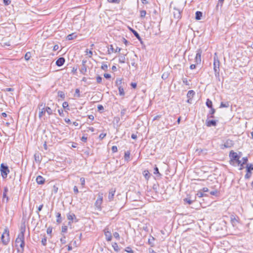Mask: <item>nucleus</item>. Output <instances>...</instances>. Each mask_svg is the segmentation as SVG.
Wrapping results in <instances>:
<instances>
[{
    "instance_id": "54",
    "label": "nucleus",
    "mask_w": 253,
    "mask_h": 253,
    "mask_svg": "<svg viewBox=\"0 0 253 253\" xmlns=\"http://www.w3.org/2000/svg\"><path fill=\"white\" fill-rule=\"evenodd\" d=\"M106 136V133H102L99 135V138L100 139H103Z\"/></svg>"
},
{
    "instance_id": "51",
    "label": "nucleus",
    "mask_w": 253,
    "mask_h": 253,
    "mask_svg": "<svg viewBox=\"0 0 253 253\" xmlns=\"http://www.w3.org/2000/svg\"><path fill=\"white\" fill-rule=\"evenodd\" d=\"M101 69L104 71H107V69H108V66L107 64H102V65L101 66Z\"/></svg>"
},
{
    "instance_id": "10",
    "label": "nucleus",
    "mask_w": 253,
    "mask_h": 253,
    "mask_svg": "<svg viewBox=\"0 0 253 253\" xmlns=\"http://www.w3.org/2000/svg\"><path fill=\"white\" fill-rule=\"evenodd\" d=\"M104 235L106 237V239L107 241H110L112 240V235L110 231H108V228H105L104 229Z\"/></svg>"
},
{
    "instance_id": "27",
    "label": "nucleus",
    "mask_w": 253,
    "mask_h": 253,
    "mask_svg": "<svg viewBox=\"0 0 253 253\" xmlns=\"http://www.w3.org/2000/svg\"><path fill=\"white\" fill-rule=\"evenodd\" d=\"M202 12L201 11H197L196 12V16L195 18L196 20H200L201 19V17H202Z\"/></svg>"
},
{
    "instance_id": "11",
    "label": "nucleus",
    "mask_w": 253,
    "mask_h": 253,
    "mask_svg": "<svg viewBox=\"0 0 253 253\" xmlns=\"http://www.w3.org/2000/svg\"><path fill=\"white\" fill-rule=\"evenodd\" d=\"M65 62V59L64 57H60L56 60V65L57 66L60 67L64 64Z\"/></svg>"
},
{
    "instance_id": "5",
    "label": "nucleus",
    "mask_w": 253,
    "mask_h": 253,
    "mask_svg": "<svg viewBox=\"0 0 253 253\" xmlns=\"http://www.w3.org/2000/svg\"><path fill=\"white\" fill-rule=\"evenodd\" d=\"M103 193H99L98 194V198L95 203V206L98 210L100 211L101 210V205L103 202Z\"/></svg>"
},
{
    "instance_id": "41",
    "label": "nucleus",
    "mask_w": 253,
    "mask_h": 253,
    "mask_svg": "<svg viewBox=\"0 0 253 253\" xmlns=\"http://www.w3.org/2000/svg\"><path fill=\"white\" fill-rule=\"evenodd\" d=\"M24 57L26 60H29L31 57V53L30 52H27L25 54Z\"/></svg>"
},
{
    "instance_id": "57",
    "label": "nucleus",
    "mask_w": 253,
    "mask_h": 253,
    "mask_svg": "<svg viewBox=\"0 0 253 253\" xmlns=\"http://www.w3.org/2000/svg\"><path fill=\"white\" fill-rule=\"evenodd\" d=\"M114 236L115 238L117 239H120V235H119V234L116 232L114 233Z\"/></svg>"
},
{
    "instance_id": "60",
    "label": "nucleus",
    "mask_w": 253,
    "mask_h": 253,
    "mask_svg": "<svg viewBox=\"0 0 253 253\" xmlns=\"http://www.w3.org/2000/svg\"><path fill=\"white\" fill-rule=\"evenodd\" d=\"M182 81H183V83L184 84H185L186 85H188L189 84V83H188V80H187V78H184V79H183Z\"/></svg>"
},
{
    "instance_id": "43",
    "label": "nucleus",
    "mask_w": 253,
    "mask_h": 253,
    "mask_svg": "<svg viewBox=\"0 0 253 253\" xmlns=\"http://www.w3.org/2000/svg\"><path fill=\"white\" fill-rule=\"evenodd\" d=\"M114 49L113 45L111 44L110 45V48L108 50V54H111L112 52H114Z\"/></svg>"
},
{
    "instance_id": "15",
    "label": "nucleus",
    "mask_w": 253,
    "mask_h": 253,
    "mask_svg": "<svg viewBox=\"0 0 253 253\" xmlns=\"http://www.w3.org/2000/svg\"><path fill=\"white\" fill-rule=\"evenodd\" d=\"M233 145V142L232 140L228 139L226 141V142L224 144V146L225 148H229L232 146Z\"/></svg>"
},
{
    "instance_id": "3",
    "label": "nucleus",
    "mask_w": 253,
    "mask_h": 253,
    "mask_svg": "<svg viewBox=\"0 0 253 253\" xmlns=\"http://www.w3.org/2000/svg\"><path fill=\"white\" fill-rule=\"evenodd\" d=\"M1 240L3 244L4 245H7L9 242V230L7 228H5L4 231L1 235Z\"/></svg>"
},
{
    "instance_id": "19",
    "label": "nucleus",
    "mask_w": 253,
    "mask_h": 253,
    "mask_svg": "<svg viewBox=\"0 0 253 253\" xmlns=\"http://www.w3.org/2000/svg\"><path fill=\"white\" fill-rule=\"evenodd\" d=\"M126 54L121 53L119 55V62L120 63H125L126 62Z\"/></svg>"
},
{
    "instance_id": "12",
    "label": "nucleus",
    "mask_w": 253,
    "mask_h": 253,
    "mask_svg": "<svg viewBox=\"0 0 253 253\" xmlns=\"http://www.w3.org/2000/svg\"><path fill=\"white\" fill-rule=\"evenodd\" d=\"M7 192H8L7 188L5 187L4 189V191L3 192V194H2V197H3L2 201L3 202L5 201V200L6 203H7L8 202L9 199H8V197L7 196Z\"/></svg>"
},
{
    "instance_id": "22",
    "label": "nucleus",
    "mask_w": 253,
    "mask_h": 253,
    "mask_svg": "<svg viewBox=\"0 0 253 253\" xmlns=\"http://www.w3.org/2000/svg\"><path fill=\"white\" fill-rule=\"evenodd\" d=\"M130 31L132 32V33L133 34L134 36L139 41L141 42V38L140 36H139V34L137 33V31L135 30L130 29Z\"/></svg>"
},
{
    "instance_id": "6",
    "label": "nucleus",
    "mask_w": 253,
    "mask_h": 253,
    "mask_svg": "<svg viewBox=\"0 0 253 253\" xmlns=\"http://www.w3.org/2000/svg\"><path fill=\"white\" fill-rule=\"evenodd\" d=\"M0 171L1 175L3 178L7 177V174L9 172L8 167L4 164H1L0 165Z\"/></svg>"
},
{
    "instance_id": "1",
    "label": "nucleus",
    "mask_w": 253,
    "mask_h": 253,
    "mask_svg": "<svg viewBox=\"0 0 253 253\" xmlns=\"http://www.w3.org/2000/svg\"><path fill=\"white\" fill-rule=\"evenodd\" d=\"M242 155L241 152L237 154L236 152H234L233 151H231L229 153V157L230 158V163L233 164L234 162H236L238 165L241 163V161L240 160Z\"/></svg>"
},
{
    "instance_id": "32",
    "label": "nucleus",
    "mask_w": 253,
    "mask_h": 253,
    "mask_svg": "<svg viewBox=\"0 0 253 253\" xmlns=\"http://www.w3.org/2000/svg\"><path fill=\"white\" fill-rule=\"evenodd\" d=\"M56 217H57L56 222L58 223H60L62 222V219H61L60 213H59V212L57 213Z\"/></svg>"
},
{
    "instance_id": "40",
    "label": "nucleus",
    "mask_w": 253,
    "mask_h": 253,
    "mask_svg": "<svg viewBox=\"0 0 253 253\" xmlns=\"http://www.w3.org/2000/svg\"><path fill=\"white\" fill-rule=\"evenodd\" d=\"M251 175H252L251 170H249L247 169V173L246 174V175L245 176V178H249L251 176Z\"/></svg>"
},
{
    "instance_id": "30",
    "label": "nucleus",
    "mask_w": 253,
    "mask_h": 253,
    "mask_svg": "<svg viewBox=\"0 0 253 253\" xmlns=\"http://www.w3.org/2000/svg\"><path fill=\"white\" fill-rule=\"evenodd\" d=\"M118 89H119V94L121 96H124L125 93L123 87L122 86H119L118 87Z\"/></svg>"
},
{
    "instance_id": "50",
    "label": "nucleus",
    "mask_w": 253,
    "mask_h": 253,
    "mask_svg": "<svg viewBox=\"0 0 253 253\" xmlns=\"http://www.w3.org/2000/svg\"><path fill=\"white\" fill-rule=\"evenodd\" d=\"M247 170H253V164H250V165H247Z\"/></svg>"
},
{
    "instance_id": "59",
    "label": "nucleus",
    "mask_w": 253,
    "mask_h": 253,
    "mask_svg": "<svg viewBox=\"0 0 253 253\" xmlns=\"http://www.w3.org/2000/svg\"><path fill=\"white\" fill-rule=\"evenodd\" d=\"M65 236H64L63 238H61L60 239V241L62 244H64L66 243V240H65Z\"/></svg>"
},
{
    "instance_id": "56",
    "label": "nucleus",
    "mask_w": 253,
    "mask_h": 253,
    "mask_svg": "<svg viewBox=\"0 0 253 253\" xmlns=\"http://www.w3.org/2000/svg\"><path fill=\"white\" fill-rule=\"evenodd\" d=\"M109 2L118 3L120 0H107Z\"/></svg>"
},
{
    "instance_id": "52",
    "label": "nucleus",
    "mask_w": 253,
    "mask_h": 253,
    "mask_svg": "<svg viewBox=\"0 0 253 253\" xmlns=\"http://www.w3.org/2000/svg\"><path fill=\"white\" fill-rule=\"evenodd\" d=\"M46 241H47V240H46V237H44L42 239V245L43 246H45L46 245Z\"/></svg>"
},
{
    "instance_id": "18",
    "label": "nucleus",
    "mask_w": 253,
    "mask_h": 253,
    "mask_svg": "<svg viewBox=\"0 0 253 253\" xmlns=\"http://www.w3.org/2000/svg\"><path fill=\"white\" fill-rule=\"evenodd\" d=\"M174 11L173 12L174 13V16L175 18H176V19H179L181 18V14H180V11L179 9H175L174 8Z\"/></svg>"
},
{
    "instance_id": "46",
    "label": "nucleus",
    "mask_w": 253,
    "mask_h": 253,
    "mask_svg": "<svg viewBox=\"0 0 253 253\" xmlns=\"http://www.w3.org/2000/svg\"><path fill=\"white\" fill-rule=\"evenodd\" d=\"M121 84H122V79H117L116 82V84H117V85L118 86V87H119V86H121Z\"/></svg>"
},
{
    "instance_id": "25",
    "label": "nucleus",
    "mask_w": 253,
    "mask_h": 253,
    "mask_svg": "<svg viewBox=\"0 0 253 253\" xmlns=\"http://www.w3.org/2000/svg\"><path fill=\"white\" fill-rule=\"evenodd\" d=\"M248 158L247 157H244L242 158V161H241V163L239 165L241 166L240 169H243V165L245 164H246L248 162Z\"/></svg>"
},
{
    "instance_id": "7",
    "label": "nucleus",
    "mask_w": 253,
    "mask_h": 253,
    "mask_svg": "<svg viewBox=\"0 0 253 253\" xmlns=\"http://www.w3.org/2000/svg\"><path fill=\"white\" fill-rule=\"evenodd\" d=\"M202 53V50L201 49L199 48L196 51V55L195 57V63L196 64L198 65L200 64L201 62V54Z\"/></svg>"
},
{
    "instance_id": "28",
    "label": "nucleus",
    "mask_w": 253,
    "mask_h": 253,
    "mask_svg": "<svg viewBox=\"0 0 253 253\" xmlns=\"http://www.w3.org/2000/svg\"><path fill=\"white\" fill-rule=\"evenodd\" d=\"M67 218L68 220L73 221L74 219L76 218V216L74 213H71V214H68L67 215Z\"/></svg>"
},
{
    "instance_id": "49",
    "label": "nucleus",
    "mask_w": 253,
    "mask_h": 253,
    "mask_svg": "<svg viewBox=\"0 0 253 253\" xmlns=\"http://www.w3.org/2000/svg\"><path fill=\"white\" fill-rule=\"evenodd\" d=\"M102 77H101L100 76H98L97 77H96V81H97V83H98V84H101V82H102Z\"/></svg>"
},
{
    "instance_id": "17",
    "label": "nucleus",
    "mask_w": 253,
    "mask_h": 253,
    "mask_svg": "<svg viewBox=\"0 0 253 253\" xmlns=\"http://www.w3.org/2000/svg\"><path fill=\"white\" fill-rule=\"evenodd\" d=\"M77 37V35L76 33H73L68 35L66 37V40L68 41L72 40Z\"/></svg>"
},
{
    "instance_id": "48",
    "label": "nucleus",
    "mask_w": 253,
    "mask_h": 253,
    "mask_svg": "<svg viewBox=\"0 0 253 253\" xmlns=\"http://www.w3.org/2000/svg\"><path fill=\"white\" fill-rule=\"evenodd\" d=\"M80 181L81 182V185L83 187H84L85 185V178L84 177H81L80 178Z\"/></svg>"
},
{
    "instance_id": "13",
    "label": "nucleus",
    "mask_w": 253,
    "mask_h": 253,
    "mask_svg": "<svg viewBox=\"0 0 253 253\" xmlns=\"http://www.w3.org/2000/svg\"><path fill=\"white\" fill-rule=\"evenodd\" d=\"M115 192L116 190L115 189L112 188L110 190L108 195V199L110 201L113 200Z\"/></svg>"
},
{
    "instance_id": "21",
    "label": "nucleus",
    "mask_w": 253,
    "mask_h": 253,
    "mask_svg": "<svg viewBox=\"0 0 253 253\" xmlns=\"http://www.w3.org/2000/svg\"><path fill=\"white\" fill-rule=\"evenodd\" d=\"M195 94V92L194 90H189L187 94V97L188 98L191 99L194 97Z\"/></svg>"
},
{
    "instance_id": "29",
    "label": "nucleus",
    "mask_w": 253,
    "mask_h": 253,
    "mask_svg": "<svg viewBox=\"0 0 253 253\" xmlns=\"http://www.w3.org/2000/svg\"><path fill=\"white\" fill-rule=\"evenodd\" d=\"M210 109H211V110L209 111V115H211V116H209V117L211 118H214L213 114L215 112V110L213 107L211 108H210Z\"/></svg>"
},
{
    "instance_id": "64",
    "label": "nucleus",
    "mask_w": 253,
    "mask_h": 253,
    "mask_svg": "<svg viewBox=\"0 0 253 253\" xmlns=\"http://www.w3.org/2000/svg\"><path fill=\"white\" fill-rule=\"evenodd\" d=\"M58 187L57 186H56L55 185H54L53 186V191H54V192L55 193H56L58 191Z\"/></svg>"
},
{
    "instance_id": "37",
    "label": "nucleus",
    "mask_w": 253,
    "mask_h": 253,
    "mask_svg": "<svg viewBox=\"0 0 253 253\" xmlns=\"http://www.w3.org/2000/svg\"><path fill=\"white\" fill-rule=\"evenodd\" d=\"M154 174H158L159 176L161 175V173L159 171V169L156 166H155V167L154 169Z\"/></svg>"
},
{
    "instance_id": "4",
    "label": "nucleus",
    "mask_w": 253,
    "mask_h": 253,
    "mask_svg": "<svg viewBox=\"0 0 253 253\" xmlns=\"http://www.w3.org/2000/svg\"><path fill=\"white\" fill-rule=\"evenodd\" d=\"M15 244L16 247L19 246L22 250L23 251L25 247L24 237L18 235L15 240Z\"/></svg>"
},
{
    "instance_id": "2",
    "label": "nucleus",
    "mask_w": 253,
    "mask_h": 253,
    "mask_svg": "<svg viewBox=\"0 0 253 253\" xmlns=\"http://www.w3.org/2000/svg\"><path fill=\"white\" fill-rule=\"evenodd\" d=\"M213 70L215 76L219 75L220 62L217 58L216 53L214 54L213 57Z\"/></svg>"
},
{
    "instance_id": "35",
    "label": "nucleus",
    "mask_w": 253,
    "mask_h": 253,
    "mask_svg": "<svg viewBox=\"0 0 253 253\" xmlns=\"http://www.w3.org/2000/svg\"><path fill=\"white\" fill-rule=\"evenodd\" d=\"M80 96H81V95H80V89L79 88H76L75 90V93L74 94V97H77L79 98Z\"/></svg>"
},
{
    "instance_id": "38",
    "label": "nucleus",
    "mask_w": 253,
    "mask_h": 253,
    "mask_svg": "<svg viewBox=\"0 0 253 253\" xmlns=\"http://www.w3.org/2000/svg\"><path fill=\"white\" fill-rule=\"evenodd\" d=\"M45 111L49 115H50L52 114V111L51 109L49 107H46L45 108Z\"/></svg>"
},
{
    "instance_id": "47",
    "label": "nucleus",
    "mask_w": 253,
    "mask_h": 253,
    "mask_svg": "<svg viewBox=\"0 0 253 253\" xmlns=\"http://www.w3.org/2000/svg\"><path fill=\"white\" fill-rule=\"evenodd\" d=\"M62 106L64 108H67L68 110H69V108H68L69 105L67 102H64L62 104Z\"/></svg>"
},
{
    "instance_id": "24",
    "label": "nucleus",
    "mask_w": 253,
    "mask_h": 253,
    "mask_svg": "<svg viewBox=\"0 0 253 253\" xmlns=\"http://www.w3.org/2000/svg\"><path fill=\"white\" fill-rule=\"evenodd\" d=\"M130 154V153L129 151H127L126 152H125V156H124V159H125V161H129Z\"/></svg>"
},
{
    "instance_id": "16",
    "label": "nucleus",
    "mask_w": 253,
    "mask_h": 253,
    "mask_svg": "<svg viewBox=\"0 0 253 253\" xmlns=\"http://www.w3.org/2000/svg\"><path fill=\"white\" fill-rule=\"evenodd\" d=\"M207 126L210 127L211 126H214L216 125V122L214 120H210L206 121Z\"/></svg>"
},
{
    "instance_id": "39",
    "label": "nucleus",
    "mask_w": 253,
    "mask_h": 253,
    "mask_svg": "<svg viewBox=\"0 0 253 253\" xmlns=\"http://www.w3.org/2000/svg\"><path fill=\"white\" fill-rule=\"evenodd\" d=\"M155 240V238L154 237H152L151 239H149L148 240V243L151 246V247H153L154 244V241Z\"/></svg>"
},
{
    "instance_id": "63",
    "label": "nucleus",
    "mask_w": 253,
    "mask_h": 253,
    "mask_svg": "<svg viewBox=\"0 0 253 253\" xmlns=\"http://www.w3.org/2000/svg\"><path fill=\"white\" fill-rule=\"evenodd\" d=\"M14 90V88H6L3 89L4 91H12Z\"/></svg>"
},
{
    "instance_id": "14",
    "label": "nucleus",
    "mask_w": 253,
    "mask_h": 253,
    "mask_svg": "<svg viewBox=\"0 0 253 253\" xmlns=\"http://www.w3.org/2000/svg\"><path fill=\"white\" fill-rule=\"evenodd\" d=\"M36 181L38 184H43L45 182V179L42 176L39 175L37 177Z\"/></svg>"
},
{
    "instance_id": "20",
    "label": "nucleus",
    "mask_w": 253,
    "mask_h": 253,
    "mask_svg": "<svg viewBox=\"0 0 253 253\" xmlns=\"http://www.w3.org/2000/svg\"><path fill=\"white\" fill-rule=\"evenodd\" d=\"M87 72V66L86 65H81L80 68V72L83 75H85Z\"/></svg>"
},
{
    "instance_id": "33",
    "label": "nucleus",
    "mask_w": 253,
    "mask_h": 253,
    "mask_svg": "<svg viewBox=\"0 0 253 253\" xmlns=\"http://www.w3.org/2000/svg\"><path fill=\"white\" fill-rule=\"evenodd\" d=\"M25 230L26 229L25 225H24L23 227L21 226L20 229V233L18 234V235H21L22 236L23 235V236L24 237V233L25 232Z\"/></svg>"
},
{
    "instance_id": "53",
    "label": "nucleus",
    "mask_w": 253,
    "mask_h": 253,
    "mask_svg": "<svg viewBox=\"0 0 253 253\" xmlns=\"http://www.w3.org/2000/svg\"><path fill=\"white\" fill-rule=\"evenodd\" d=\"M3 1L5 5H8L11 3L10 0H3Z\"/></svg>"
},
{
    "instance_id": "62",
    "label": "nucleus",
    "mask_w": 253,
    "mask_h": 253,
    "mask_svg": "<svg viewBox=\"0 0 253 253\" xmlns=\"http://www.w3.org/2000/svg\"><path fill=\"white\" fill-rule=\"evenodd\" d=\"M74 192L75 194H78L79 193V190L78 187L76 186H75L73 188Z\"/></svg>"
},
{
    "instance_id": "42",
    "label": "nucleus",
    "mask_w": 253,
    "mask_h": 253,
    "mask_svg": "<svg viewBox=\"0 0 253 253\" xmlns=\"http://www.w3.org/2000/svg\"><path fill=\"white\" fill-rule=\"evenodd\" d=\"M113 248H114V250L116 251V252H118L119 251V247L118 246V244L116 243H115L113 244L112 245Z\"/></svg>"
},
{
    "instance_id": "23",
    "label": "nucleus",
    "mask_w": 253,
    "mask_h": 253,
    "mask_svg": "<svg viewBox=\"0 0 253 253\" xmlns=\"http://www.w3.org/2000/svg\"><path fill=\"white\" fill-rule=\"evenodd\" d=\"M34 158L36 162L40 163L41 161V158L39 153H36L34 155Z\"/></svg>"
},
{
    "instance_id": "61",
    "label": "nucleus",
    "mask_w": 253,
    "mask_h": 253,
    "mask_svg": "<svg viewBox=\"0 0 253 253\" xmlns=\"http://www.w3.org/2000/svg\"><path fill=\"white\" fill-rule=\"evenodd\" d=\"M87 137H86V136H84H84H83L82 137V138H81V140H82V141L84 142H86V141H87Z\"/></svg>"
},
{
    "instance_id": "9",
    "label": "nucleus",
    "mask_w": 253,
    "mask_h": 253,
    "mask_svg": "<svg viewBox=\"0 0 253 253\" xmlns=\"http://www.w3.org/2000/svg\"><path fill=\"white\" fill-rule=\"evenodd\" d=\"M45 104L43 105L42 104H39L38 106L39 109L40 110L39 114V117L41 119L43 115L45 114L46 112L45 109Z\"/></svg>"
},
{
    "instance_id": "34",
    "label": "nucleus",
    "mask_w": 253,
    "mask_h": 253,
    "mask_svg": "<svg viewBox=\"0 0 253 253\" xmlns=\"http://www.w3.org/2000/svg\"><path fill=\"white\" fill-rule=\"evenodd\" d=\"M57 94L58 97L63 99L65 98V93L63 91L60 90L58 91Z\"/></svg>"
},
{
    "instance_id": "31",
    "label": "nucleus",
    "mask_w": 253,
    "mask_h": 253,
    "mask_svg": "<svg viewBox=\"0 0 253 253\" xmlns=\"http://www.w3.org/2000/svg\"><path fill=\"white\" fill-rule=\"evenodd\" d=\"M206 105L209 108H212V101L209 99H207L206 101Z\"/></svg>"
},
{
    "instance_id": "36",
    "label": "nucleus",
    "mask_w": 253,
    "mask_h": 253,
    "mask_svg": "<svg viewBox=\"0 0 253 253\" xmlns=\"http://www.w3.org/2000/svg\"><path fill=\"white\" fill-rule=\"evenodd\" d=\"M197 195L201 198V197H203L204 196H206V194H204L201 190H199L198 193H197Z\"/></svg>"
},
{
    "instance_id": "58",
    "label": "nucleus",
    "mask_w": 253,
    "mask_h": 253,
    "mask_svg": "<svg viewBox=\"0 0 253 253\" xmlns=\"http://www.w3.org/2000/svg\"><path fill=\"white\" fill-rule=\"evenodd\" d=\"M112 151L113 152H116L118 151V148L116 146H113L112 147Z\"/></svg>"
},
{
    "instance_id": "55",
    "label": "nucleus",
    "mask_w": 253,
    "mask_h": 253,
    "mask_svg": "<svg viewBox=\"0 0 253 253\" xmlns=\"http://www.w3.org/2000/svg\"><path fill=\"white\" fill-rule=\"evenodd\" d=\"M67 231V226H63L62 227V232L65 233Z\"/></svg>"
},
{
    "instance_id": "8",
    "label": "nucleus",
    "mask_w": 253,
    "mask_h": 253,
    "mask_svg": "<svg viewBox=\"0 0 253 253\" xmlns=\"http://www.w3.org/2000/svg\"><path fill=\"white\" fill-rule=\"evenodd\" d=\"M239 218L238 216L233 215L230 216L231 223L234 227H236L239 223Z\"/></svg>"
},
{
    "instance_id": "26",
    "label": "nucleus",
    "mask_w": 253,
    "mask_h": 253,
    "mask_svg": "<svg viewBox=\"0 0 253 253\" xmlns=\"http://www.w3.org/2000/svg\"><path fill=\"white\" fill-rule=\"evenodd\" d=\"M229 107V103L228 102H221L219 108H228Z\"/></svg>"
},
{
    "instance_id": "45",
    "label": "nucleus",
    "mask_w": 253,
    "mask_h": 253,
    "mask_svg": "<svg viewBox=\"0 0 253 253\" xmlns=\"http://www.w3.org/2000/svg\"><path fill=\"white\" fill-rule=\"evenodd\" d=\"M140 17L143 18L145 16L146 14V12L145 10H143L140 11Z\"/></svg>"
},
{
    "instance_id": "44",
    "label": "nucleus",
    "mask_w": 253,
    "mask_h": 253,
    "mask_svg": "<svg viewBox=\"0 0 253 253\" xmlns=\"http://www.w3.org/2000/svg\"><path fill=\"white\" fill-rule=\"evenodd\" d=\"M125 251L128 253H134L131 248L129 247H127L125 249Z\"/></svg>"
}]
</instances>
